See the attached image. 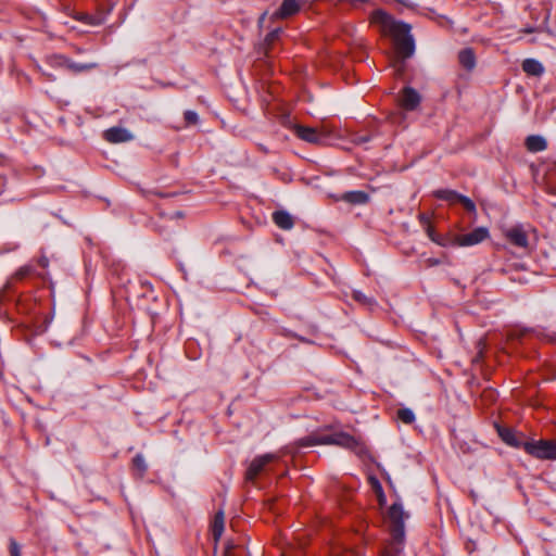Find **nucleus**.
<instances>
[{
  "mask_svg": "<svg viewBox=\"0 0 556 556\" xmlns=\"http://www.w3.org/2000/svg\"><path fill=\"white\" fill-rule=\"evenodd\" d=\"M371 20L378 24L381 31L393 39L396 53L403 58H409L415 51V41L410 34V25L394 20L382 10L372 13Z\"/></svg>",
  "mask_w": 556,
  "mask_h": 556,
  "instance_id": "1",
  "label": "nucleus"
},
{
  "mask_svg": "<svg viewBox=\"0 0 556 556\" xmlns=\"http://www.w3.org/2000/svg\"><path fill=\"white\" fill-rule=\"evenodd\" d=\"M296 447H308L319 444H333L351 450H361L357 440L345 432H334L330 434L313 433L296 441Z\"/></svg>",
  "mask_w": 556,
  "mask_h": 556,
  "instance_id": "2",
  "label": "nucleus"
},
{
  "mask_svg": "<svg viewBox=\"0 0 556 556\" xmlns=\"http://www.w3.org/2000/svg\"><path fill=\"white\" fill-rule=\"evenodd\" d=\"M408 518L400 502L393 503L388 509L386 521L393 541L395 552L400 551V545L404 542L405 538V519Z\"/></svg>",
  "mask_w": 556,
  "mask_h": 556,
  "instance_id": "3",
  "label": "nucleus"
},
{
  "mask_svg": "<svg viewBox=\"0 0 556 556\" xmlns=\"http://www.w3.org/2000/svg\"><path fill=\"white\" fill-rule=\"evenodd\" d=\"M291 452H292V448L290 446H286V447H283L281 451L277 452V453H267V454H264V455L256 456L250 463V465H249V467L247 469V472H245L247 480H249V481L255 480L266 469V467L270 463L280 459V457L283 454H288V453H291Z\"/></svg>",
  "mask_w": 556,
  "mask_h": 556,
  "instance_id": "4",
  "label": "nucleus"
},
{
  "mask_svg": "<svg viewBox=\"0 0 556 556\" xmlns=\"http://www.w3.org/2000/svg\"><path fill=\"white\" fill-rule=\"evenodd\" d=\"M522 448L539 459H556V441L553 440L526 441Z\"/></svg>",
  "mask_w": 556,
  "mask_h": 556,
  "instance_id": "5",
  "label": "nucleus"
},
{
  "mask_svg": "<svg viewBox=\"0 0 556 556\" xmlns=\"http://www.w3.org/2000/svg\"><path fill=\"white\" fill-rule=\"evenodd\" d=\"M433 195L439 199L447 202L448 204H462L468 212H475L476 205L475 203L467 197L450 189H441L433 192Z\"/></svg>",
  "mask_w": 556,
  "mask_h": 556,
  "instance_id": "6",
  "label": "nucleus"
},
{
  "mask_svg": "<svg viewBox=\"0 0 556 556\" xmlns=\"http://www.w3.org/2000/svg\"><path fill=\"white\" fill-rule=\"evenodd\" d=\"M490 236L489 229L485 227H477L471 232L456 235L453 244L458 247H471L481 243Z\"/></svg>",
  "mask_w": 556,
  "mask_h": 556,
  "instance_id": "7",
  "label": "nucleus"
},
{
  "mask_svg": "<svg viewBox=\"0 0 556 556\" xmlns=\"http://www.w3.org/2000/svg\"><path fill=\"white\" fill-rule=\"evenodd\" d=\"M507 241L514 247L528 251L530 249L529 232L522 225H515L504 232Z\"/></svg>",
  "mask_w": 556,
  "mask_h": 556,
  "instance_id": "8",
  "label": "nucleus"
},
{
  "mask_svg": "<svg viewBox=\"0 0 556 556\" xmlns=\"http://www.w3.org/2000/svg\"><path fill=\"white\" fill-rule=\"evenodd\" d=\"M294 131L300 139L314 144L324 143L329 135L324 128L318 129L301 125L295 126Z\"/></svg>",
  "mask_w": 556,
  "mask_h": 556,
  "instance_id": "9",
  "label": "nucleus"
},
{
  "mask_svg": "<svg viewBox=\"0 0 556 556\" xmlns=\"http://www.w3.org/2000/svg\"><path fill=\"white\" fill-rule=\"evenodd\" d=\"M36 275L40 278H45V275L36 271V267L34 264L29 263L24 266H21L5 282L3 287V292H8L12 289V286L15 281H21L26 279L27 277Z\"/></svg>",
  "mask_w": 556,
  "mask_h": 556,
  "instance_id": "10",
  "label": "nucleus"
},
{
  "mask_svg": "<svg viewBox=\"0 0 556 556\" xmlns=\"http://www.w3.org/2000/svg\"><path fill=\"white\" fill-rule=\"evenodd\" d=\"M104 139L111 143H121L132 140L134 136L123 127H111L103 134Z\"/></svg>",
  "mask_w": 556,
  "mask_h": 556,
  "instance_id": "11",
  "label": "nucleus"
},
{
  "mask_svg": "<svg viewBox=\"0 0 556 556\" xmlns=\"http://www.w3.org/2000/svg\"><path fill=\"white\" fill-rule=\"evenodd\" d=\"M303 4L302 0H283L273 17L287 18L298 13Z\"/></svg>",
  "mask_w": 556,
  "mask_h": 556,
  "instance_id": "12",
  "label": "nucleus"
},
{
  "mask_svg": "<svg viewBox=\"0 0 556 556\" xmlns=\"http://www.w3.org/2000/svg\"><path fill=\"white\" fill-rule=\"evenodd\" d=\"M401 106L407 111L415 110L420 103L419 93L410 87H405L400 98Z\"/></svg>",
  "mask_w": 556,
  "mask_h": 556,
  "instance_id": "13",
  "label": "nucleus"
},
{
  "mask_svg": "<svg viewBox=\"0 0 556 556\" xmlns=\"http://www.w3.org/2000/svg\"><path fill=\"white\" fill-rule=\"evenodd\" d=\"M525 146L529 152L536 153L547 148V141L540 135H531L526 138Z\"/></svg>",
  "mask_w": 556,
  "mask_h": 556,
  "instance_id": "14",
  "label": "nucleus"
},
{
  "mask_svg": "<svg viewBox=\"0 0 556 556\" xmlns=\"http://www.w3.org/2000/svg\"><path fill=\"white\" fill-rule=\"evenodd\" d=\"M497 433L500 438L510 446L522 447V444L525 443L518 439L516 432L510 428L497 427Z\"/></svg>",
  "mask_w": 556,
  "mask_h": 556,
  "instance_id": "15",
  "label": "nucleus"
},
{
  "mask_svg": "<svg viewBox=\"0 0 556 556\" xmlns=\"http://www.w3.org/2000/svg\"><path fill=\"white\" fill-rule=\"evenodd\" d=\"M274 223L283 230H289L293 227V217L286 211H276L273 213Z\"/></svg>",
  "mask_w": 556,
  "mask_h": 556,
  "instance_id": "16",
  "label": "nucleus"
},
{
  "mask_svg": "<svg viewBox=\"0 0 556 556\" xmlns=\"http://www.w3.org/2000/svg\"><path fill=\"white\" fill-rule=\"evenodd\" d=\"M459 64L467 71H471L476 66V55L472 49L466 48L458 53Z\"/></svg>",
  "mask_w": 556,
  "mask_h": 556,
  "instance_id": "17",
  "label": "nucleus"
},
{
  "mask_svg": "<svg viewBox=\"0 0 556 556\" xmlns=\"http://www.w3.org/2000/svg\"><path fill=\"white\" fill-rule=\"evenodd\" d=\"M522 71L531 76H541L544 73V66L534 59H526L522 62Z\"/></svg>",
  "mask_w": 556,
  "mask_h": 556,
  "instance_id": "18",
  "label": "nucleus"
},
{
  "mask_svg": "<svg viewBox=\"0 0 556 556\" xmlns=\"http://www.w3.org/2000/svg\"><path fill=\"white\" fill-rule=\"evenodd\" d=\"M224 528H225V516H224L223 510H219L215 514L212 526H211L212 534L216 542L222 538Z\"/></svg>",
  "mask_w": 556,
  "mask_h": 556,
  "instance_id": "19",
  "label": "nucleus"
},
{
  "mask_svg": "<svg viewBox=\"0 0 556 556\" xmlns=\"http://www.w3.org/2000/svg\"><path fill=\"white\" fill-rule=\"evenodd\" d=\"M342 199L352 204H365L368 201V194L364 191H349L342 195Z\"/></svg>",
  "mask_w": 556,
  "mask_h": 556,
  "instance_id": "20",
  "label": "nucleus"
},
{
  "mask_svg": "<svg viewBox=\"0 0 556 556\" xmlns=\"http://www.w3.org/2000/svg\"><path fill=\"white\" fill-rule=\"evenodd\" d=\"M98 67V63H94V62H91V63H77V62H74L70 59V62H68V65H67V71L73 73V74H79V73H83V72H88V71H91L93 68H97Z\"/></svg>",
  "mask_w": 556,
  "mask_h": 556,
  "instance_id": "21",
  "label": "nucleus"
},
{
  "mask_svg": "<svg viewBox=\"0 0 556 556\" xmlns=\"http://www.w3.org/2000/svg\"><path fill=\"white\" fill-rule=\"evenodd\" d=\"M281 34H282L281 28H275L274 30L268 33L267 36L265 37L264 45H265L267 55H270V52L274 49V45L276 41H278L280 39Z\"/></svg>",
  "mask_w": 556,
  "mask_h": 556,
  "instance_id": "22",
  "label": "nucleus"
},
{
  "mask_svg": "<svg viewBox=\"0 0 556 556\" xmlns=\"http://www.w3.org/2000/svg\"><path fill=\"white\" fill-rule=\"evenodd\" d=\"M76 20L85 23V24H88V25H91V26H99V25H102L104 23V16L101 15V14H98V15H91V14H87V13H79L77 16H76Z\"/></svg>",
  "mask_w": 556,
  "mask_h": 556,
  "instance_id": "23",
  "label": "nucleus"
},
{
  "mask_svg": "<svg viewBox=\"0 0 556 556\" xmlns=\"http://www.w3.org/2000/svg\"><path fill=\"white\" fill-rule=\"evenodd\" d=\"M397 418H399L402 422H404V424H406V425H410V424H413V422H414V420H415V414H414V412H413L412 409H409V408H400V409L397 410Z\"/></svg>",
  "mask_w": 556,
  "mask_h": 556,
  "instance_id": "24",
  "label": "nucleus"
},
{
  "mask_svg": "<svg viewBox=\"0 0 556 556\" xmlns=\"http://www.w3.org/2000/svg\"><path fill=\"white\" fill-rule=\"evenodd\" d=\"M68 62H70V59L62 54H54V55L50 56V59H49V63L53 67L67 68Z\"/></svg>",
  "mask_w": 556,
  "mask_h": 556,
  "instance_id": "25",
  "label": "nucleus"
},
{
  "mask_svg": "<svg viewBox=\"0 0 556 556\" xmlns=\"http://www.w3.org/2000/svg\"><path fill=\"white\" fill-rule=\"evenodd\" d=\"M132 465L136 470L143 475L147 471V464L144 457L141 454H138L132 459Z\"/></svg>",
  "mask_w": 556,
  "mask_h": 556,
  "instance_id": "26",
  "label": "nucleus"
},
{
  "mask_svg": "<svg viewBox=\"0 0 556 556\" xmlns=\"http://www.w3.org/2000/svg\"><path fill=\"white\" fill-rule=\"evenodd\" d=\"M353 299L364 305H368V306H371L374 304V299L371 298H368L367 295H365L363 292L361 291H354L353 292Z\"/></svg>",
  "mask_w": 556,
  "mask_h": 556,
  "instance_id": "27",
  "label": "nucleus"
},
{
  "mask_svg": "<svg viewBox=\"0 0 556 556\" xmlns=\"http://www.w3.org/2000/svg\"><path fill=\"white\" fill-rule=\"evenodd\" d=\"M185 122L189 125H194L199 122L198 113L191 110H188L184 114Z\"/></svg>",
  "mask_w": 556,
  "mask_h": 556,
  "instance_id": "28",
  "label": "nucleus"
},
{
  "mask_svg": "<svg viewBox=\"0 0 556 556\" xmlns=\"http://www.w3.org/2000/svg\"><path fill=\"white\" fill-rule=\"evenodd\" d=\"M10 554H11V556H22L21 555V546L13 539L10 540Z\"/></svg>",
  "mask_w": 556,
  "mask_h": 556,
  "instance_id": "29",
  "label": "nucleus"
},
{
  "mask_svg": "<svg viewBox=\"0 0 556 556\" xmlns=\"http://www.w3.org/2000/svg\"><path fill=\"white\" fill-rule=\"evenodd\" d=\"M427 233H428V237L431 239V241L433 242H437L439 244H443L442 242H440V240L437 238L435 233H434V230L433 228L431 227V225L427 226Z\"/></svg>",
  "mask_w": 556,
  "mask_h": 556,
  "instance_id": "30",
  "label": "nucleus"
},
{
  "mask_svg": "<svg viewBox=\"0 0 556 556\" xmlns=\"http://www.w3.org/2000/svg\"><path fill=\"white\" fill-rule=\"evenodd\" d=\"M370 140V137L369 136H366V135H357L355 136V138L353 139V141L357 144H363V143H366Z\"/></svg>",
  "mask_w": 556,
  "mask_h": 556,
  "instance_id": "31",
  "label": "nucleus"
},
{
  "mask_svg": "<svg viewBox=\"0 0 556 556\" xmlns=\"http://www.w3.org/2000/svg\"><path fill=\"white\" fill-rule=\"evenodd\" d=\"M37 264L41 268H47L49 266V260L46 256H41L37 260Z\"/></svg>",
  "mask_w": 556,
  "mask_h": 556,
  "instance_id": "32",
  "label": "nucleus"
},
{
  "mask_svg": "<svg viewBox=\"0 0 556 556\" xmlns=\"http://www.w3.org/2000/svg\"><path fill=\"white\" fill-rule=\"evenodd\" d=\"M419 220H420V223H421L424 226H426V227L430 225V218H429V216H428V215H426V214H420V215H419Z\"/></svg>",
  "mask_w": 556,
  "mask_h": 556,
  "instance_id": "33",
  "label": "nucleus"
},
{
  "mask_svg": "<svg viewBox=\"0 0 556 556\" xmlns=\"http://www.w3.org/2000/svg\"><path fill=\"white\" fill-rule=\"evenodd\" d=\"M399 3L405 5V7H412V3L407 0H396Z\"/></svg>",
  "mask_w": 556,
  "mask_h": 556,
  "instance_id": "34",
  "label": "nucleus"
},
{
  "mask_svg": "<svg viewBox=\"0 0 556 556\" xmlns=\"http://www.w3.org/2000/svg\"><path fill=\"white\" fill-rule=\"evenodd\" d=\"M265 17H266V12H264V13L261 15L260 21H258V22H260V24H262V23L264 22Z\"/></svg>",
  "mask_w": 556,
  "mask_h": 556,
  "instance_id": "35",
  "label": "nucleus"
},
{
  "mask_svg": "<svg viewBox=\"0 0 556 556\" xmlns=\"http://www.w3.org/2000/svg\"><path fill=\"white\" fill-rule=\"evenodd\" d=\"M374 482H375V484H376L377 489H378L380 492H382L381 485L379 484L378 480H375Z\"/></svg>",
  "mask_w": 556,
  "mask_h": 556,
  "instance_id": "36",
  "label": "nucleus"
},
{
  "mask_svg": "<svg viewBox=\"0 0 556 556\" xmlns=\"http://www.w3.org/2000/svg\"><path fill=\"white\" fill-rule=\"evenodd\" d=\"M523 31H525V33H532V31H533V28H526Z\"/></svg>",
  "mask_w": 556,
  "mask_h": 556,
  "instance_id": "37",
  "label": "nucleus"
},
{
  "mask_svg": "<svg viewBox=\"0 0 556 556\" xmlns=\"http://www.w3.org/2000/svg\"><path fill=\"white\" fill-rule=\"evenodd\" d=\"M47 77H48L49 80H54L55 79V77L52 76V75H47Z\"/></svg>",
  "mask_w": 556,
  "mask_h": 556,
  "instance_id": "38",
  "label": "nucleus"
},
{
  "mask_svg": "<svg viewBox=\"0 0 556 556\" xmlns=\"http://www.w3.org/2000/svg\"><path fill=\"white\" fill-rule=\"evenodd\" d=\"M176 215H177L178 217H181V216H182L181 212H177V213H176Z\"/></svg>",
  "mask_w": 556,
  "mask_h": 556,
  "instance_id": "39",
  "label": "nucleus"
},
{
  "mask_svg": "<svg viewBox=\"0 0 556 556\" xmlns=\"http://www.w3.org/2000/svg\"><path fill=\"white\" fill-rule=\"evenodd\" d=\"M383 556H389V555H383Z\"/></svg>",
  "mask_w": 556,
  "mask_h": 556,
  "instance_id": "40",
  "label": "nucleus"
}]
</instances>
